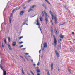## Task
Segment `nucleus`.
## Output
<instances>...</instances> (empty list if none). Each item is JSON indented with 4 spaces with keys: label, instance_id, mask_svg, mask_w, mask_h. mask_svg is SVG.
I'll use <instances>...</instances> for the list:
<instances>
[{
    "label": "nucleus",
    "instance_id": "19",
    "mask_svg": "<svg viewBox=\"0 0 75 75\" xmlns=\"http://www.w3.org/2000/svg\"><path fill=\"white\" fill-rule=\"evenodd\" d=\"M45 0V1L47 2V3H48L49 4H50V2H49V1H48V0Z\"/></svg>",
    "mask_w": 75,
    "mask_h": 75
},
{
    "label": "nucleus",
    "instance_id": "18",
    "mask_svg": "<svg viewBox=\"0 0 75 75\" xmlns=\"http://www.w3.org/2000/svg\"><path fill=\"white\" fill-rule=\"evenodd\" d=\"M55 32L56 33V35H57V29L56 28L55 29Z\"/></svg>",
    "mask_w": 75,
    "mask_h": 75
},
{
    "label": "nucleus",
    "instance_id": "52",
    "mask_svg": "<svg viewBox=\"0 0 75 75\" xmlns=\"http://www.w3.org/2000/svg\"><path fill=\"white\" fill-rule=\"evenodd\" d=\"M59 68H58V71H59Z\"/></svg>",
    "mask_w": 75,
    "mask_h": 75
},
{
    "label": "nucleus",
    "instance_id": "44",
    "mask_svg": "<svg viewBox=\"0 0 75 75\" xmlns=\"http://www.w3.org/2000/svg\"><path fill=\"white\" fill-rule=\"evenodd\" d=\"M11 17H12V14L10 16V17H11Z\"/></svg>",
    "mask_w": 75,
    "mask_h": 75
},
{
    "label": "nucleus",
    "instance_id": "61",
    "mask_svg": "<svg viewBox=\"0 0 75 75\" xmlns=\"http://www.w3.org/2000/svg\"><path fill=\"white\" fill-rule=\"evenodd\" d=\"M44 48H43L42 51H44Z\"/></svg>",
    "mask_w": 75,
    "mask_h": 75
},
{
    "label": "nucleus",
    "instance_id": "32",
    "mask_svg": "<svg viewBox=\"0 0 75 75\" xmlns=\"http://www.w3.org/2000/svg\"><path fill=\"white\" fill-rule=\"evenodd\" d=\"M70 50H71V51H72V52H73V51H74V50H73V49H72V48H71L70 49Z\"/></svg>",
    "mask_w": 75,
    "mask_h": 75
},
{
    "label": "nucleus",
    "instance_id": "16",
    "mask_svg": "<svg viewBox=\"0 0 75 75\" xmlns=\"http://www.w3.org/2000/svg\"><path fill=\"white\" fill-rule=\"evenodd\" d=\"M37 72L38 73L39 72H40V69H38L37 70Z\"/></svg>",
    "mask_w": 75,
    "mask_h": 75
},
{
    "label": "nucleus",
    "instance_id": "26",
    "mask_svg": "<svg viewBox=\"0 0 75 75\" xmlns=\"http://www.w3.org/2000/svg\"><path fill=\"white\" fill-rule=\"evenodd\" d=\"M51 35L52 36V32H53V30L52 29L51 30Z\"/></svg>",
    "mask_w": 75,
    "mask_h": 75
},
{
    "label": "nucleus",
    "instance_id": "34",
    "mask_svg": "<svg viewBox=\"0 0 75 75\" xmlns=\"http://www.w3.org/2000/svg\"><path fill=\"white\" fill-rule=\"evenodd\" d=\"M23 46H24V45H22L21 46H20V48H22V47H23Z\"/></svg>",
    "mask_w": 75,
    "mask_h": 75
},
{
    "label": "nucleus",
    "instance_id": "40",
    "mask_svg": "<svg viewBox=\"0 0 75 75\" xmlns=\"http://www.w3.org/2000/svg\"><path fill=\"white\" fill-rule=\"evenodd\" d=\"M37 25H40V24L39 23H38L37 24Z\"/></svg>",
    "mask_w": 75,
    "mask_h": 75
},
{
    "label": "nucleus",
    "instance_id": "62",
    "mask_svg": "<svg viewBox=\"0 0 75 75\" xmlns=\"http://www.w3.org/2000/svg\"><path fill=\"white\" fill-rule=\"evenodd\" d=\"M40 31H41V29L40 28Z\"/></svg>",
    "mask_w": 75,
    "mask_h": 75
},
{
    "label": "nucleus",
    "instance_id": "2",
    "mask_svg": "<svg viewBox=\"0 0 75 75\" xmlns=\"http://www.w3.org/2000/svg\"><path fill=\"white\" fill-rule=\"evenodd\" d=\"M55 52L56 53V54L57 57L58 58V57H59V53H58V52L57 50L55 51Z\"/></svg>",
    "mask_w": 75,
    "mask_h": 75
},
{
    "label": "nucleus",
    "instance_id": "37",
    "mask_svg": "<svg viewBox=\"0 0 75 75\" xmlns=\"http://www.w3.org/2000/svg\"><path fill=\"white\" fill-rule=\"evenodd\" d=\"M37 65L38 66H39L40 65V62H38V64H37Z\"/></svg>",
    "mask_w": 75,
    "mask_h": 75
},
{
    "label": "nucleus",
    "instance_id": "15",
    "mask_svg": "<svg viewBox=\"0 0 75 75\" xmlns=\"http://www.w3.org/2000/svg\"><path fill=\"white\" fill-rule=\"evenodd\" d=\"M42 6H43V7H45V8H46V6H45V4H42Z\"/></svg>",
    "mask_w": 75,
    "mask_h": 75
},
{
    "label": "nucleus",
    "instance_id": "64",
    "mask_svg": "<svg viewBox=\"0 0 75 75\" xmlns=\"http://www.w3.org/2000/svg\"><path fill=\"white\" fill-rule=\"evenodd\" d=\"M28 57H31V56H28Z\"/></svg>",
    "mask_w": 75,
    "mask_h": 75
},
{
    "label": "nucleus",
    "instance_id": "10",
    "mask_svg": "<svg viewBox=\"0 0 75 75\" xmlns=\"http://www.w3.org/2000/svg\"><path fill=\"white\" fill-rule=\"evenodd\" d=\"M8 46L10 50H11L12 49L11 48V47H10V45L8 44Z\"/></svg>",
    "mask_w": 75,
    "mask_h": 75
},
{
    "label": "nucleus",
    "instance_id": "58",
    "mask_svg": "<svg viewBox=\"0 0 75 75\" xmlns=\"http://www.w3.org/2000/svg\"><path fill=\"white\" fill-rule=\"evenodd\" d=\"M64 24H65V23H64L63 24H62V25H64Z\"/></svg>",
    "mask_w": 75,
    "mask_h": 75
},
{
    "label": "nucleus",
    "instance_id": "39",
    "mask_svg": "<svg viewBox=\"0 0 75 75\" xmlns=\"http://www.w3.org/2000/svg\"><path fill=\"white\" fill-rule=\"evenodd\" d=\"M72 34H73V35H74V34H75V33H74V32H73L72 33Z\"/></svg>",
    "mask_w": 75,
    "mask_h": 75
},
{
    "label": "nucleus",
    "instance_id": "42",
    "mask_svg": "<svg viewBox=\"0 0 75 75\" xmlns=\"http://www.w3.org/2000/svg\"><path fill=\"white\" fill-rule=\"evenodd\" d=\"M0 68L1 69H3V68L2 66H0Z\"/></svg>",
    "mask_w": 75,
    "mask_h": 75
},
{
    "label": "nucleus",
    "instance_id": "28",
    "mask_svg": "<svg viewBox=\"0 0 75 75\" xmlns=\"http://www.w3.org/2000/svg\"><path fill=\"white\" fill-rule=\"evenodd\" d=\"M60 37V38H63V37H64V35L62 36V35H61Z\"/></svg>",
    "mask_w": 75,
    "mask_h": 75
},
{
    "label": "nucleus",
    "instance_id": "56",
    "mask_svg": "<svg viewBox=\"0 0 75 75\" xmlns=\"http://www.w3.org/2000/svg\"><path fill=\"white\" fill-rule=\"evenodd\" d=\"M23 36H22L20 37V38H23Z\"/></svg>",
    "mask_w": 75,
    "mask_h": 75
},
{
    "label": "nucleus",
    "instance_id": "13",
    "mask_svg": "<svg viewBox=\"0 0 75 75\" xmlns=\"http://www.w3.org/2000/svg\"><path fill=\"white\" fill-rule=\"evenodd\" d=\"M59 40H58V42L59 44L61 45V43H60V41H61V39H60Z\"/></svg>",
    "mask_w": 75,
    "mask_h": 75
},
{
    "label": "nucleus",
    "instance_id": "6",
    "mask_svg": "<svg viewBox=\"0 0 75 75\" xmlns=\"http://www.w3.org/2000/svg\"><path fill=\"white\" fill-rule=\"evenodd\" d=\"M44 48H47V44L46 43H44Z\"/></svg>",
    "mask_w": 75,
    "mask_h": 75
},
{
    "label": "nucleus",
    "instance_id": "23",
    "mask_svg": "<svg viewBox=\"0 0 75 75\" xmlns=\"http://www.w3.org/2000/svg\"><path fill=\"white\" fill-rule=\"evenodd\" d=\"M15 10H16H16H17V8H16V9H14L12 11V12L13 13L14 11H15Z\"/></svg>",
    "mask_w": 75,
    "mask_h": 75
},
{
    "label": "nucleus",
    "instance_id": "41",
    "mask_svg": "<svg viewBox=\"0 0 75 75\" xmlns=\"http://www.w3.org/2000/svg\"><path fill=\"white\" fill-rule=\"evenodd\" d=\"M33 65L34 67H35V64H33Z\"/></svg>",
    "mask_w": 75,
    "mask_h": 75
},
{
    "label": "nucleus",
    "instance_id": "38",
    "mask_svg": "<svg viewBox=\"0 0 75 75\" xmlns=\"http://www.w3.org/2000/svg\"><path fill=\"white\" fill-rule=\"evenodd\" d=\"M51 22H52V25H53L54 24V23H52V21L51 20Z\"/></svg>",
    "mask_w": 75,
    "mask_h": 75
},
{
    "label": "nucleus",
    "instance_id": "29",
    "mask_svg": "<svg viewBox=\"0 0 75 75\" xmlns=\"http://www.w3.org/2000/svg\"><path fill=\"white\" fill-rule=\"evenodd\" d=\"M4 42L5 44H7V42H6V39H4Z\"/></svg>",
    "mask_w": 75,
    "mask_h": 75
},
{
    "label": "nucleus",
    "instance_id": "51",
    "mask_svg": "<svg viewBox=\"0 0 75 75\" xmlns=\"http://www.w3.org/2000/svg\"><path fill=\"white\" fill-rule=\"evenodd\" d=\"M37 23H39L38 20V19L37 20Z\"/></svg>",
    "mask_w": 75,
    "mask_h": 75
},
{
    "label": "nucleus",
    "instance_id": "1",
    "mask_svg": "<svg viewBox=\"0 0 75 75\" xmlns=\"http://www.w3.org/2000/svg\"><path fill=\"white\" fill-rule=\"evenodd\" d=\"M57 44V39L55 38H54V47H56Z\"/></svg>",
    "mask_w": 75,
    "mask_h": 75
},
{
    "label": "nucleus",
    "instance_id": "50",
    "mask_svg": "<svg viewBox=\"0 0 75 75\" xmlns=\"http://www.w3.org/2000/svg\"><path fill=\"white\" fill-rule=\"evenodd\" d=\"M60 49H61V45H60Z\"/></svg>",
    "mask_w": 75,
    "mask_h": 75
},
{
    "label": "nucleus",
    "instance_id": "4",
    "mask_svg": "<svg viewBox=\"0 0 75 75\" xmlns=\"http://www.w3.org/2000/svg\"><path fill=\"white\" fill-rule=\"evenodd\" d=\"M51 71H52L53 70V63H51Z\"/></svg>",
    "mask_w": 75,
    "mask_h": 75
},
{
    "label": "nucleus",
    "instance_id": "59",
    "mask_svg": "<svg viewBox=\"0 0 75 75\" xmlns=\"http://www.w3.org/2000/svg\"><path fill=\"white\" fill-rule=\"evenodd\" d=\"M40 52H41V50H40L39 51V53H40Z\"/></svg>",
    "mask_w": 75,
    "mask_h": 75
},
{
    "label": "nucleus",
    "instance_id": "30",
    "mask_svg": "<svg viewBox=\"0 0 75 75\" xmlns=\"http://www.w3.org/2000/svg\"><path fill=\"white\" fill-rule=\"evenodd\" d=\"M31 10H32V9H31V8H30V9H29L28 10V12H30V11H31Z\"/></svg>",
    "mask_w": 75,
    "mask_h": 75
},
{
    "label": "nucleus",
    "instance_id": "49",
    "mask_svg": "<svg viewBox=\"0 0 75 75\" xmlns=\"http://www.w3.org/2000/svg\"><path fill=\"white\" fill-rule=\"evenodd\" d=\"M26 49V48H23L22 49V50H25Z\"/></svg>",
    "mask_w": 75,
    "mask_h": 75
},
{
    "label": "nucleus",
    "instance_id": "7",
    "mask_svg": "<svg viewBox=\"0 0 75 75\" xmlns=\"http://www.w3.org/2000/svg\"><path fill=\"white\" fill-rule=\"evenodd\" d=\"M45 20L46 21V24H47V23H48V18L45 17Z\"/></svg>",
    "mask_w": 75,
    "mask_h": 75
},
{
    "label": "nucleus",
    "instance_id": "14",
    "mask_svg": "<svg viewBox=\"0 0 75 75\" xmlns=\"http://www.w3.org/2000/svg\"><path fill=\"white\" fill-rule=\"evenodd\" d=\"M46 72L47 73V75H50V73H49V71H48V70H47Z\"/></svg>",
    "mask_w": 75,
    "mask_h": 75
},
{
    "label": "nucleus",
    "instance_id": "54",
    "mask_svg": "<svg viewBox=\"0 0 75 75\" xmlns=\"http://www.w3.org/2000/svg\"><path fill=\"white\" fill-rule=\"evenodd\" d=\"M27 74H28V75H30V74L28 72Z\"/></svg>",
    "mask_w": 75,
    "mask_h": 75
},
{
    "label": "nucleus",
    "instance_id": "25",
    "mask_svg": "<svg viewBox=\"0 0 75 75\" xmlns=\"http://www.w3.org/2000/svg\"><path fill=\"white\" fill-rule=\"evenodd\" d=\"M40 20L41 21H42L43 20L42 18V17L40 18Z\"/></svg>",
    "mask_w": 75,
    "mask_h": 75
},
{
    "label": "nucleus",
    "instance_id": "20",
    "mask_svg": "<svg viewBox=\"0 0 75 75\" xmlns=\"http://www.w3.org/2000/svg\"><path fill=\"white\" fill-rule=\"evenodd\" d=\"M42 16L43 17H44V12H43V11H42Z\"/></svg>",
    "mask_w": 75,
    "mask_h": 75
},
{
    "label": "nucleus",
    "instance_id": "60",
    "mask_svg": "<svg viewBox=\"0 0 75 75\" xmlns=\"http://www.w3.org/2000/svg\"><path fill=\"white\" fill-rule=\"evenodd\" d=\"M31 62H33V60H31Z\"/></svg>",
    "mask_w": 75,
    "mask_h": 75
},
{
    "label": "nucleus",
    "instance_id": "31",
    "mask_svg": "<svg viewBox=\"0 0 75 75\" xmlns=\"http://www.w3.org/2000/svg\"><path fill=\"white\" fill-rule=\"evenodd\" d=\"M22 43H23V42L21 41L19 42V44H22Z\"/></svg>",
    "mask_w": 75,
    "mask_h": 75
},
{
    "label": "nucleus",
    "instance_id": "63",
    "mask_svg": "<svg viewBox=\"0 0 75 75\" xmlns=\"http://www.w3.org/2000/svg\"><path fill=\"white\" fill-rule=\"evenodd\" d=\"M2 62V60H1V62Z\"/></svg>",
    "mask_w": 75,
    "mask_h": 75
},
{
    "label": "nucleus",
    "instance_id": "8",
    "mask_svg": "<svg viewBox=\"0 0 75 75\" xmlns=\"http://www.w3.org/2000/svg\"><path fill=\"white\" fill-rule=\"evenodd\" d=\"M6 75L7 74H6V71L4 70L3 75Z\"/></svg>",
    "mask_w": 75,
    "mask_h": 75
},
{
    "label": "nucleus",
    "instance_id": "22",
    "mask_svg": "<svg viewBox=\"0 0 75 75\" xmlns=\"http://www.w3.org/2000/svg\"><path fill=\"white\" fill-rule=\"evenodd\" d=\"M36 7V6L35 5H34L32 6V8H34V7Z\"/></svg>",
    "mask_w": 75,
    "mask_h": 75
},
{
    "label": "nucleus",
    "instance_id": "57",
    "mask_svg": "<svg viewBox=\"0 0 75 75\" xmlns=\"http://www.w3.org/2000/svg\"><path fill=\"white\" fill-rule=\"evenodd\" d=\"M26 8H25V7H24L23 8V9H25Z\"/></svg>",
    "mask_w": 75,
    "mask_h": 75
},
{
    "label": "nucleus",
    "instance_id": "12",
    "mask_svg": "<svg viewBox=\"0 0 75 75\" xmlns=\"http://www.w3.org/2000/svg\"><path fill=\"white\" fill-rule=\"evenodd\" d=\"M24 13V12L23 11H21L20 13V15L22 16Z\"/></svg>",
    "mask_w": 75,
    "mask_h": 75
},
{
    "label": "nucleus",
    "instance_id": "21",
    "mask_svg": "<svg viewBox=\"0 0 75 75\" xmlns=\"http://www.w3.org/2000/svg\"><path fill=\"white\" fill-rule=\"evenodd\" d=\"M68 71L70 73H71V69H68Z\"/></svg>",
    "mask_w": 75,
    "mask_h": 75
},
{
    "label": "nucleus",
    "instance_id": "43",
    "mask_svg": "<svg viewBox=\"0 0 75 75\" xmlns=\"http://www.w3.org/2000/svg\"><path fill=\"white\" fill-rule=\"evenodd\" d=\"M0 68L1 69H3V68L2 66H0Z\"/></svg>",
    "mask_w": 75,
    "mask_h": 75
},
{
    "label": "nucleus",
    "instance_id": "55",
    "mask_svg": "<svg viewBox=\"0 0 75 75\" xmlns=\"http://www.w3.org/2000/svg\"><path fill=\"white\" fill-rule=\"evenodd\" d=\"M54 38H55V35H53Z\"/></svg>",
    "mask_w": 75,
    "mask_h": 75
},
{
    "label": "nucleus",
    "instance_id": "24",
    "mask_svg": "<svg viewBox=\"0 0 75 75\" xmlns=\"http://www.w3.org/2000/svg\"><path fill=\"white\" fill-rule=\"evenodd\" d=\"M27 21H25L23 23V25H25V23Z\"/></svg>",
    "mask_w": 75,
    "mask_h": 75
},
{
    "label": "nucleus",
    "instance_id": "9",
    "mask_svg": "<svg viewBox=\"0 0 75 75\" xmlns=\"http://www.w3.org/2000/svg\"><path fill=\"white\" fill-rule=\"evenodd\" d=\"M16 44V42H14L12 43V46H15Z\"/></svg>",
    "mask_w": 75,
    "mask_h": 75
},
{
    "label": "nucleus",
    "instance_id": "46",
    "mask_svg": "<svg viewBox=\"0 0 75 75\" xmlns=\"http://www.w3.org/2000/svg\"><path fill=\"white\" fill-rule=\"evenodd\" d=\"M37 75H40V73H38Z\"/></svg>",
    "mask_w": 75,
    "mask_h": 75
},
{
    "label": "nucleus",
    "instance_id": "35",
    "mask_svg": "<svg viewBox=\"0 0 75 75\" xmlns=\"http://www.w3.org/2000/svg\"><path fill=\"white\" fill-rule=\"evenodd\" d=\"M30 72H31V73H32V75H34V73H33V72H32V71H30Z\"/></svg>",
    "mask_w": 75,
    "mask_h": 75
},
{
    "label": "nucleus",
    "instance_id": "33",
    "mask_svg": "<svg viewBox=\"0 0 75 75\" xmlns=\"http://www.w3.org/2000/svg\"><path fill=\"white\" fill-rule=\"evenodd\" d=\"M8 39L9 40V42H10V38H8Z\"/></svg>",
    "mask_w": 75,
    "mask_h": 75
},
{
    "label": "nucleus",
    "instance_id": "27",
    "mask_svg": "<svg viewBox=\"0 0 75 75\" xmlns=\"http://www.w3.org/2000/svg\"><path fill=\"white\" fill-rule=\"evenodd\" d=\"M22 74H24V70H23V69H22Z\"/></svg>",
    "mask_w": 75,
    "mask_h": 75
},
{
    "label": "nucleus",
    "instance_id": "47",
    "mask_svg": "<svg viewBox=\"0 0 75 75\" xmlns=\"http://www.w3.org/2000/svg\"><path fill=\"white\" fill-rule=\"evenodd\" d=\"M73 40L74 42L75 41V39H73Z\"/></svg>",
    "mask_w": 75,
    "mask_h": 75
},
{
    "label": "nucleus",
    "instance_id": "36",
    "mask_svg": "<svg viewBox=\"0 0 75 75\" xmlns=\"http://www.w3.org/2000/svg\"><path fill=\"white\" fill-rule=\"evenodd\" d=\"M25 55H29V53H25Z\"/></svg>",
    "mask_w": 75,
    "mask_h": 75
},
{
    "label": "nucleus",
    "instance_id": "53",
    "mask_svg": "<svg viewBox=\"0 0 75 75\" xmlns=\"http://www.w3.org/2000/svg\"><path fill=\"white\" fill-rule=\"evenodd\" d=\"M20 57H21V58H23V57L22 56H21Z\"/></svg>",
    "mask_w": 75,
    "mask_h": 75
},
{
    "label": "nucleus",
    "instance_id": "3",
    "mask_svg": "<svg viewBox=\"0 0 75 75\" xmlns=\"http://www.w3.org/2000/svg\"><path fill=\"white\" fill-rule=\"evenodd\" d=\"M54 19H55V24H57V17H54Z\"/></svg>",
    "mask_w": 75,
    "mask_h": 75
},
{
    "label": "nucleus",
    "instance_id": "11",
    "mask_svg": "<svg viewBox=\"0 0 75 75\" xmlns=\"http://www.w3.org/2000/svg\"><path fill=\"white\" fill-rule=\"evenodd\" d=\"M44 13H45V16L47 17H48V15H47V13H46V12H45V11H44Z\"/></svg>",
    "mask_w": 75,
    "mask_h": 75
},
{
    "label": "nucleus",
    "instance_id": "48",
    "mask_svg": "<svg viewBox=\"0 0 75 75\" xmlns=\"http://www.w3.org/2000/svg\"><path fill=\"white\" fill-rule=\"evenodd\" d=\"M2 47H4V45H3V44L2 43Z\"/></svg>",
    "mask_w": 75,
    "mask_h": 75
},
{
    "label": "nucleus",
    "instance_id": "45",
    "mask_svg": "<svg viewBox=\"0 0 75 75\" xmlns=\"http://www.w3.org/2000/svg\"><path fill=\"white\" fill-rule=\"evenodd\" d=\"M31 1V0H28V2H30V1Z\"/></svg>",
    "mask_w": 75,
    "mask_h": 75
},
{
    "label": "nucleus",
    "instance_id": "5",
    "mask_svg": "<svg viewBox=\"0 0 75 75\" xmlns=\"http://www.w3.org/2000/svg\"><path fill=\"white\" fill-rule=\"evenodd\" d=\"M50 13L52 16V20H54V16H53V15H52V12H51V11H50Z\"/></svg>",
    "mask_w": 75,
    "mask_h": 75
},
{
    "label": "nucleus",
    "instance_id": "17",
    "mask_svg": "<svg viewBox=\"0 0 75 75\" xmlns=\"http://www.w3.org/2000/svg\"><path fill=\"white\" fill-rule=\"evenodd\" d=\"M11 20H12V19L11 18H9V22L10 23H11Z\"/></svg>",
    "mask_w": 75,
    "mask_h": 75
}]
</instances>
